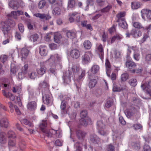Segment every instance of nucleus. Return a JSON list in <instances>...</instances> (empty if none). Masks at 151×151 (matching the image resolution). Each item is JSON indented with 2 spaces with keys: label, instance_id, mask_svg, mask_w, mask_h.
<instances>
[{
  "label": "nucleus",
  "instance_id": "nucleus-41",
  "mask_svg": "<svg viewBox=\"0 0 151 151\" xmlns=\"http://www.w3.org/2000/svg\"><path fill=\"white\" fill-rule=\"evenodd\" d=\"M53 14L55 15H58L61 14L60 9L58 7L55 8L52 11Z\"/></svg>",
  "mask_w": 151,
  "mask_h": 151
},
{
  "label": "nucleus",
  "instance_id": "nucleus-52",
  "mask_svg": "<svg viewBox=\"0 0 151 151\" xmlns=\"http://www.w3.org/2000/svg\"><path fill=\"white\" fill-rule=\"evenodd\" d=\"M7 59V57L6 55H2L0 57V61L4 63Z\"/></svg>",
  "mask_w": 151,
  "mask_h": 151
},
{
  "label": "nucleus",
  "instance_id": "nucleus-53",
  "mask_svg": "<svg viewBox=\"0 0 151 151\" xmlns=\"http://www.w3.org/2000/svg\"><path fill=\"white\" fill-rule=\"evenodd\" d=\"M112 8V6L111 5H109L103 9L101 10V12H107L109 11Z\"/></svg>",
  "mask_w": 151,
  "mask_h": 151
},
{
  "label": "nucleus",
  "instance_id": "nucleus-54",
  "mask_svg": "<svg viewBox=\"0 0 151 151\" xmlns=\"http://www.w3.org/2000/svg\"><path fill=\"white\" fill-rule=\"evenodd\" d=\"M75 2L74 0H70L68 3V6L69 7L73 8L75 6Z\"/></svg>",
  "mask_w": 151,
  "mask_h": 151
},
{
  "label": "nucleus",
  "instance_id": "nucleus-63",
  "mask_svg": "<svg viewBox=\"0 0 151 151\" xmlns=\"http://www.w3.org/2000/svg\"><path fill=\"white\" fill-rule=\"evenodd\" d=\"M97 126L100 128H103L105 126V124L101 121H99L97 122Z\"/></svg>",
  "mask_w": 151,
  "mask_h": 151
},
{
  "label": "nucleus",
  "instance_id": "nucleus-31",
  "mask_svg": "<svg viewBox=\"0 0 151 151\" xmlns=\"http://www.w3.org/2000/svg\"><path fill=\"white\" fill-rule=\"evenodd\" d=\"M97 49L98 51L100 57L101 59L104 55V52L102 45L100 44L98 46Z\"/></svg>",
  "mask_w": 151,
  "mask_h": 151
},
{
  "label": "nucleus",
  "instance_id": "nucleus-1",
  "mask_svg": "<svg viewBox=\"0 0 151 151\" xmlns=\"http://www.w3.org/2000/svg\"><path fill=\"white\" fill-rule=\"evenodd\" d=\"M47 126L46 120H43L40 123L39 127L45 135L48 137H51L52 134H56V131L53 129L48 130L46 129Z\"/></svg>",
  "mask_w": 151,
  "mask_h": 151
},
{
  "label": "nucleus",
  "instance_id": "nucleus-24",
  "mask_svg": "<svg viewBox=\"0 0 151 151\" xmlns=\"http://www.w3.org/2000/svg\"><path fill=\"white\" fill-rule=\"evenodd\" d=\"M66 107V101L65 100L62 101L61 104L60 108L61 110V113L62 114L66 113L67 111L65 110Z\"/></svg>",
  "mask_w": 151,
  "mask_h": 151
},
{
  "label": "nucleus",
  "instance_id": "nucleus-7",
  "mask_svg": "<svg viewBox=\"0 0 151 151\" xmlns=\"http://www.w3.org/2000/svg\"><path fill=\"white\" fill-rule=\"evenodd\" d=\"M126 67L130 70L131 72L133 73H135V70L134 69L136 66V64L133 61L128 60L126 62Z\"/></svg>",
  "mask_w": 151,
  "mask_h": 151
},
{
  "label": "nucleus",
  "instance_id": "nucleus-27",
  "mask_svg": "<svg viewBox=\"0 0 151 151\" xmlns=\"http://www.w3.org/2000/svg\"><path fill=\"white\" fill-rule=\"evenodd\" d=\"M133 55L134 58L138 61L140 59V53L138 48H135Z\"/></svg>",
  "mask_w": 151,
  "mask_h": 151
},
{
  "label": "nucleus",
  "instance_id": "nucleus-20",
  "mask_svg": "<svg viewBox=\"0 0 151 151\" xmlns=\"http://www.w3.org/2000/svg\"><path fill=\"white\" fill-rule=\"evenodd\" d=\"M131 34L134 37H138L141 35V32L139 30L133 29L131 31Z\"/></svg>",
  "mask_w": 151,
  "mask_h": 151
},
{
  "label": "nucleus",
  "instance_id": "nucleus-10",
  "mask_svg": "<svg viewBox=\"0 0 151 151\" xmlns=\"http://www.w3.org/2000/svg\"><path fill=\"white\" fill-rule=\"evenodd\" d=\"M49 63L50 64V68L48 70V72L49 73L54 74L55 76L56 74L57 70L55 62L53 61L52 63L49 62Z\"/></svg>",
  "mask_w": 151,
  "mask_h": 151
},
{
  "label": "nucleus",
  "instance_id": "nucleus-21",
  "mask_svg": "<svg viewBox=\"0 0 151 151\" xmlns=\"http://www.w3.org/2000/svg\"><path fill=\"white\" fill-rule=\"evenodd\" d=\"M37 106L36 103L35 101H31L27 105L28 109L32 111L35 109Z\"/></svg>",
  "mask_w": 151,
  "mask_h": 151
},
{
  "label": "nucleus",
  "instance_id": "nucleus-3",
  "mask_svg": "<svg viewBox=\"0 0 151 151\" xmlns=\"http://www.w3.org/2000/svg\"><path fill=\"white\" fill-rule=\"evenodd\" d=\"M53 58V56H51L47 60L40 62V68L37 70V72L38 74L42 76L45 73L47 69V65L49 64V62L51 61V59Z\"/></svg>",
  "mask_w": 151,
  "mask_h": 151
},
{
  "label": "nucleus",
  "instance_id": "nucleus-55",
  "mask_svg": "<svg viewBox=\"0 0 151 151\" xmlns=\"http://www.w3.org/2000/svg\"><path fill=\"white\" fill-rule=\"evenodd\" d=\"M113 104L112 100H108L106 102L105 106L106 107L109 108H110Z\"/></svg>",
  "mask_w": 151,
  "mask_h": 151
},
{
  "label": "nucleus",
  "instance_id": "nucleus-22",
  "mask_svg": "<svg viewBox=\"0 0 151 151\" xmlns=\"http://www.w3.org/2000/svg\"><path fill=\"white\" fill-rule=\"evenodd\" d=\"M8 124L9 122L6 118H3L0 120V125L1 127L7 128Z\"/></svg>",
  "mask_w": 151,
  "mask_h": 151
},
{
  "label": "nucleus",
  "instance_id": "nucleus-59",
  "mask_svg": "<svg viewBox=\"0 0 151 151\" xmlns=\"http://www.w3.org/2000/svg\"><path fill=\"white\" fill-rule=\"evenodd\" d=\"M37 74L35 72H32L30 74H29V78L32 79H34L37 77Z\"/></svg>",
  "mask_w": 151,
  "mask_h": 151
},
{
  "label": "nucleus",
  "instance_id": "nucleus-15",
  "mask_svg": "<svg viewBox=\"0 0 151 151\" xmlns=\"http://www.w3.org/2000/svg\"><path fill=\"white\" fill-rule=\"evenodd\" d=\"M89 79L88 87L90 88H93L97 84V81L96 79H92L90 76L89 77Z\"/></svg>",
  "mask_w": 151,
  "mask_h": 151
},
{
  "label": "nucleus",
  "instance_id": "nucleus-17",
  "mask_svg": "<svg viewBox=\"0 0 151 151\" xmlns=\"http://www.w3.org/2000/svg\"><path fill=\"white\" fill-rule=\"evenodd\" d=\"M90 141L94 144H97L99 142V139L95 134H93L90 135Z\"/></svg>",
  "mask_w": 151,
  "mask_h": 151
},
{
  "label": "nucleus",
  "instance_id": "nucleus-58",
  "mask_svg": "<svg viewBox=\"0 0 151 151\" xmlns=\"http://www.w3.org/2000/svg\"><path fill=\"white\" fill-rule=\"evenodd\" d=\"M45 4V2L44 1H40L38 4V7L40 9L43 8Z\"/></svg>",
  "mask_w": 151,
  "mask_h": 151
},
{
  "label": "nucleus",
  "instance_id": "nucleus-13",
  "mask_svg": "<svg viewBox=\"0 0 151 151\" xmlns=\"http://www.w3.org/2000/svg\"><path fill=\"white\" fill-rule=\"evenodd\" d=\"M34 15L37 17H39L41 19L46 20H48L51 17L49 15L45 14L37 13L34 14Z\"/></svg>",
  "mask_w": 151,
  "mask_h": 151
},
{
  "label": "nucleus",
  "instance_id": "nucleus-34",
  "mask_svg": "<svg viewBox=\"0 0 151 151\" xmlns=\"http://www.w3.org/2000/svg\"><path fill=\"white\" fill-rule=\"evenodd\" d=\"M125 14L124 13H120L116 15V17L118 19L116 21L117 22L122 21V20L124 19V17Z\"/></svg>",
  "mask_w": 151,
  "mask_h": 151
},
{
  "label": "nucleus",
  "instance_id": "nucleus-5",
  "mask_svg": "<svg viewBox=\"0 0 151 151\" xmlns=\"http://www.w3.org/2000/svg\"><path fill=\"white\" fill-rule=\"evenodd\" d=\"M141 87L143 91L150 96H151V81L142 84Z\"/></svg>",
  "mask_w": 151,
  "mask_h": 151
},
{
  "label": "nucleus",
  "instance_id": "nucleus-62",
  "mask_svg": "<svg viewBox=\"0 0 151 151\" xmlns=\"http://www.w3.org/2000/svg\"><path fill=\"white\" fill-rule=\"evenodd\" d=\"M107 150V151H114V147L112 144H109L108 145Z\"/></svg>",
  "mask_w": 151,
  "mask_h": 151
},
{
  "label": "nucleus",
  "instance_id": "nucleus-50",
  "mask_svg": "<svg viewBox=\"0 0 151 151\" xmlns=\"http://www.w3.org/2000/svg\"><path fill=\"white\" fill-rule=\"evenodd\" d=\"M16 145L15 141L14 140L9 139L8 142V145L9 147H13Z\"/></svg>",
  "mask_w": 151,
  "mask_h": 151
},
{
  "label": "nucleus",
  "instance_id": "nucleus-36",
  "mask_svg": "<svg viewBox=\"0 0 151 151\" xmlns=\"http://www.w3.org/2000/svg\"><path fill=\"white\" fill-rule=\"evenodd\" d=\"M83 46L85 49H89L91 47V44L89 41L88 40H86L83 43Z\"/></svg>",
  "mask_w": 151,
  "mask_h": 151
},
{
  "label": "nucleus",
  "instance_id": "nucleus-47",
  "mask_svg": "<svg viewBox=\"0 0 151 151\" xmlns=\"http://www.w3.org/2000/svg\"><path fill=\"white\" fill-rule=\"evenodd\" d=\"M7 136L8 138H14L16 137L15 133L12 131H9L8 132Z\"/></svg>",
  "mask_w": 151,
  "mask_h": 151
},
{
  "label": "nucleus",
  "instance_id": "nucleus-46",
  "mask_svg": "<svg viewBox=\"0 0 151 151\" xmlns=\"http://www.w3.org/2000/svg\"><path fill=\"white\" fill-rule=\"evenodd\" d=\"M71 69L73 73H77L79 70V67L76 65H73Z\"/></svg>",
  "mask_w": 151,
  "mask_h": 151
},
{
  "label": "nucleus",
  "instance_id": "nucleus-26",
  "mask_svg": "<svg viewBox=\"0 0 151 151\" xmlns=\"http://www.w3.org/2000/svg\"><path fill=\"white\" fill-rule=\"evenodd\" d=\"M45 101L44 102V103L45 104H48L52 103V99L50 94H45Z\"/></svg>",
  "mask_w": 151,
  "mask_h": 151
},
{
  "label": "nucleus",
  "instance_id": "nucleus-57",
  "mask_svg": "<svg viewBox=\"0 0 151 151\" xmlns=\"http://www.w3.org/2000/svg\"><path fill=\"white\" fill-rule=\"evenodd\" d=\"M25 145V143L24 141L21 140L19 141V146L20 149L21 150H22L24 148Z\"/></svg>",
  "mask_w": 151,
  "mask_h": 151
},
{
  "label": "nucleus",
  "instance_id": "nucleus-16",
  "mask_svg": "<svg viewBox=\"0 0 151 151\" xmlns=\"http://www.w3.org/2000/svg\"><path fill=\"white\" fill-rule=\"evenodd\" d=\"M105 66L106 67V73L107 75L109 77L110 76V75L111 72V65L108 59H106L105 62Z\"/></svg>",
  "mask_w": 151,
  "mask_h": 151
},
{
  "label": "nucleus",
  "instance_id": "nucleus-28",
  "mask_svg": "<svg viewBox=\"0 0 151 151\" xmlns=\"http://www.w3.org/2000/svg\"><path fill=\"white\" fill-rule=\"evenodd\" d=\"M40 87L42 89V92H43L44 90H48V84L45 81H44L40 84Z\"/></svg>",
  "mask_w": 151,
  "mask_h": 151
},
{
  "label": "nucleus",
  "instance_id": "nucleus-38",
  "mask_svg": "<svg viewBox=\"0 0 151 151\" xmlns=\"http://www.w3.org/2000/svg\"><path fill=\"white\" fill-rule=\"evenodd\" d=\"M132 8L133 9H137L140 7V4L138 2L134 1L132 2Z\"/></svg>",
  "mask_w": 151,
  "mask_h": 151
},
{
  "label": "nucleus",
  "instance_id": "nucleus-14",
  "mask_svg": "<svg viewBox=\"0 0 151 151\" xmlns=\"http://www.w3.org/2000/svg\"><path fill=\"white\" fill-rule=\"evenodd\" d=\"M90 52H88L86 54L82 56V63L84 64H86L89 62L90 61V58L88 54H90Z\"/></svg>",
  "mask_w": 151,
  "mask_h": 151
},
{
  "label": "nucleus",
  "instance_id": "nucleus-51",
  "mask_svg": "<svg viewBox=\"0 0 151 151\" xmlns=\"http://www.w3.org/2000/svg\"><path fill=\"white\" fill-rule=\"evenodd\" d=\"M51 56H53V58H52L51 59V61L50 62L51 63H53V61H54L55 62V60H54V58H56L57 60L58 61H59L61 60V57H60V56H59L58 55V54H56L55 55H51L50 57Z\"/></svg>",
  "mask_w": 151,
  "mask_h": 151
},
{
  "label": "nucleus",
  "instance_id": "nucleus-60",
  "mask_svg": "<svg viewBox=\"0 0 151 151\" xmlns=\"http://www.w3.org/2000/svg\"><path fill=\"white\" fill-rule=\"evenodd\" d=\"M142 29V30L144 31H147V33H148L149 31L151 29V24H150L145 27H143Z\"/></svg>",
  "mask_w": 151,
  "mask_h": 151
},
{
  "label": "nucleus",
  "instance_id": "nucleus-11",
  "mask_svg": "<svg viewBox=\"0 0 151 151\" xmlns=\"http://www.w3.org/2000/svg\"><path fill=\"white\" fill-rule=\"evenodd\" d=\"M70 55L71 57L73 58L77 59L80 55L79 51L76 49H72L70 52Z\"/></svg>",
  "mask_w": 151,
  "mask_h": 151
},
{
  "label": "nucleus",
  "instance_id": "nucleus-42",
  "mask_svg": "<svg viewBox=\"0 0 151 151\" xmlns=\"http://www.w3.org/2000/svg\"><path fill=\"white\" fill-rule=\"evenodd\" d=\"M123 90V88L121 87H119L115 84L113 85V91L114 92H120Z\"/></svg>",
  "mask_w": 151,
  "mask_h": 151
},
{
  "label": "nucleus",
  "instance_id": "nucleus-18",
  "mask_svg": "<svg viewBox=\"0 0 151 151\" xmlns=\"http://www.w3.org/2000/svg\"><path fill=\"white\" fill-rule=\"evenodd\" d=\"M47 48L45 46L41 45L39 47V52L42 56H45L47 53Z\"/></svg>",
  "mask_w": 151,
  "mask_h": 151
},
{
  "label": "nucleus",
  "instance_id": "nucleus-61",
  "mask_svg": "<svg viewBox=\"0 0 151 151\" xmlns=\"http://www.w3.org/2000/svg\"><path fill=\"white\" fill-rule=\"evenodd\" d=\"M98 133L101 135L103 136H106L107 134V132L103 129L99 130Z\"/></svg>",
  "mask_w": 151,
  "mask_h": 151
},
{
  "label": "nucleus",
  "instance_id": "nucleus-4",
  "mask_svg": "<svg viewBox=\"0 0 151 151\" xmlns=\"http://www.w3.org/2000/svg\"><path fill=\"white\" fill-rule=\"evenodd\" d=\"M141 17L144 21L151 20V10L149 9H143L141 12Z\"/></svg>",
  "mask_w": 151,
  "mask_h": 151
},
{
  "label": "nucleus",
  "instance_id": "nucleus-2",
  "mask_svg": "<svg viewBox=\"0 0 151 151\" xmlns=\"http://www.w3.org/2000/svg\"><path fill=\"white\" fill-rule=\"evenodd\" d=\"M81 119L80 120V124L81 125L86 127L88 124H91V119L87 116V112L86 110H82L80 113Z\"/></svg>",
  "mask_w": 151,
  "mask_h": 151
},
{
  "label": "nucleus",
  "instance_id": "nucleus-23",
  "mask_svg": "<svg viewBox=\"0 0 151 151\" xmlns=\"http://www.w3.org/2000/svg\"><path fill=\"white\" fill-rule=\"evenodd\" d=\"M21 52L22 55L21 58L22 60L23 58H25L28 56L29 53V51L27 48H24L22 49Z\"/></svg>",
  "mask_w": 151,
  "mask_h": 151
},
{
  "label": "nucleus",
  "instance_id": "nucleus-33",
  "mask_svg": "<svg viewBox=\"0 0 151 151\" xmlns=\"http://www.w3.org/2000/svg\"><path fill=\"white\" fill-rule=\"evenodd\" d=\"M5 133L3 132H0V143L4 144L6 142V139L5 136Z\"/></svg>",
  "mask_w": 151,
  "mask_h": 151
},
{
  "label": "nucleus",
  "instance_id": "nucleus-35",
  "mask_svg": "<svg viewBox=\"0 0 151 151\" xmlns=\"http://www.w3.org/2000/svg\"><path fill=\"white\" fill-rule=\"evenodd\" d=\"M119 25L123 29H126L127 27V24L124 19L122 21L118 22Z\"/></svg>",
  "mask_w": 151,
  "mask_h": 151
},
{
  "label": "nucleus",
  "instance_id": "nucleus-49",
  "mask_svg": "<svg viewBox=\"0 0 151 151\" xmlns=\"http://www.w3.org/2000/svg\"><path fill=\"white\" fill-rule=\"evenodd\" d=\"M28 68V65L27 64H26L22 68L21 72L25 74H26L27 72V70Z\"/></svg>",
  "mask_w": 151,
  "mask_h": 151
},
{
  "label": "nucleus",
  "instance_id": "nucleus-56",
  "mask_svg": "<svg viewBox=\"0 0 151 151\" xmlns=\"http://www.w3.org/2000/svg\"><path fill=\"white\" fill-rule=\"evenodd\" d=\"M38 38V36L37 34H34L30 36V39L31 40L32 39L33 42L36 41Z\"/></svg>",
  "mask_w": 151,
  "mask_h": 151
},
{
  "label": "nucleus",
  "instance_id": "nucleus-37",
  "mask_svg": "<svg viewBox=\"0 0 151 151\" xmlns=\"http://www.w3.org/2000/svg\"><path fill=\"white\" fill-rule=\"evenodd\" d=\"M72 16H73L75 17H76L75 19V21L76 22L78 23H79L80 22L81 19L80 16L78 12H74L72 13Z\"/></svg>",
  "mask_w": 151,
  "mask_h": 151
},
{
  "label": "nucleus",
  "instance_id": "nucleus-32",
  "mask_svg": "<svg viewBox=\"0 0 151 151\" xmlns=\"http://www.w3.org/2000/svg\"><path fill=\"white\" fill-rule=\"evenodd\" d=\"M76 32L73 31H69L67 32L66 35L68 38L73 39L76 37Z\"/></svg>",
  "mask_w": 151,
  "mask_h": 151
},
{
  "label": "nucleus",
  "instance_id": "nucleus-8",
  "mask_svg": "<svg viewBox=\"0 0 151 151\" xmlns=\"http://www.w3.org/2000/svg\"><path fill=\"white\" fill-rule=\"evenodd\" d=\"M72 73L69 70L66 71L63 76L64 83L65 85L69 84L70 82V78L72 76Z\"/></svg>",
  "mask_w": 151,
  "mask_h": 151
},
{
  "label": "nucleus",
  "instance_id": "nucleus-48",
  "mask_svg": "<svg viewBox=\"0 0 151 151\" xmlns=\"http://www.w3.org/2000/svg\"><path fill=\"white\" fill-rule=\"evenodd\" d=\"M133 26L134 27L138 29H142L143 27L141 24L138 22H134L133 23Z\"/></svg>",
  "mask_w": 151,
  "mask_h": 151
},
{
  "label": "nucleus",
  "instance_id": "nucleus-39",
  "mask_svg": "<svg viewBox=\"0 0 151 151\" xmlns=\"http://www.w3.org/2000/svg\"><path fill=\"white\" fill-rule=\"evenodd\" d=\"M129 78V75L127 73H124L122 74L121 76V81L124 82Z\"/></svg>",
  "mask_w": 151,
  "mask_h": 151
},
{
  "label": "nucleus",
  "instance_id": "nucleus-40",
  "mask_svg": "<svg viewBox=\"0 0 151 151\" xmlns=\"http://www.w3.org/2000/svg\"><path fill=\"white\" fill-rule=\"evenodd\" d=\"M10 18L9 17L7 20H6V21H7L8 24L9 25V27H14L15 25V22L14 21Z\"/></svg>",
  "mask_w": 151,
  "mask_h": 151
},
{
  "label": "nucleus",
  "instance_id": "nucleus-9",
  "mask_svg": "<svg viewBox=\"0 0 151 151\" xmlns=\"http://www.w3.org/2000/svg\"><path fill=\"white\" fill-rule=\"evenodd\" d=\"M86 135V132L81 130L78 129L76 131V136L79 140H83Z\"/></svg>",
  "mask_w": 151,
  "mask_h": 151
},
{
  "label": "nucleus",
  "instance_id": "nucleus-45",
  "mask_svg": "<svg viewBox=\"0 0 151 151\" xmlns=\"http://www.w3.org/2000/svg\"><path fill=\"white\" fill-rule=\"evenodd\" d=\"M22 122L24 124L28 125L30 127H32L33 126L32 123L26 119H23L22 120Z\"/></svg>",
  "mask_w": 151,
  "mask_h": 151
},
{
  "label": "nucleus",
  "instance_id": "nucleus-44",
  "mask_svg": "<svg viewBox=\"0 0 151 151\" xmlns=\"http://www.w3.org/2000/svg\"><path fill=\"white\" fill-rule=\"evenodd\" d=\"M129 83L131 86H135L137 85V81L135 79H131L129 81Z\"/></svg>",
  "mask_w": 151,
  "mask_h": 151
},
{
  "label": "nucleus",
  "instance_id": "nucleus-19",
  "mask_svg": "<svg viewBox=\"0 0 151 151\" xmlns=\"http://www.w3.org/2000/svg\"><path fill=\"white\" fill-rule=\"evenodd\" d=\"M123 37L122 35L119 34H116L112 37L111 43L112 44L116 40H120Z\"/></svg>",
  "mask_w": 151,
  "mask_h": 151
},
{
  "label": "nucleus",
  "instance_id": "nucleus-64",
  "mask_svg": "<svg viewBox=\"0 0 151 151\" xmlns=\"http://www.w3.org/2000/svg\"><path fill=\"white\" fill-rule=\"evenodd\" d=\"M26 74L22 72H21L18 73V78L20 79H23L24 78L25 75Z\"/></svg>",
  "mask_w": 151,
  "mask_h": 151
},
{
  "label": "nucleus",
  "instance_id": "nucleus-6",
  "mask_svg": "<svg viewBox=\"0 0 151 151\" xmlns=\"http://www.w3.org/2000/svg\"><path fill=\"white\" fill-rule=\"evenodd\" d=\"M0 29L4 35L7 34L9 32L10 29L9 25L8 24L7 21H0Z\"/></svg>",
  "mask_w": 151,
  "mask_h": 151
},
{
  "label": "nucleus",
  "instance_id": "nucleus-12",
  "mask_svg": "<svg viewBox=\"0 0 151 151\" xmlns=\"http://www.w3.org/2000/svg\"><path fill=\"white\" fill-rule=\"evenodd\" d=\"M23 12L21 11H14L12 12L11 14L8 15L9 17H13L15 19H17V16L23 14Z\"/></svg>",
  "mask_w": 151,
  "mask_h": 151
},
{
  "label": "nucleus",
  "instance_id": "nucleus-43",
  "mask_svg": "<svg viewBox=\"0 0 151 151\" xmlns=\"http://www.w3.org/2000/svg\"><path fill=\"white\" fill-rule=\"evenodd\" d=\"M145 61L148 63H151V54L146 55L145 57Z\"/></svg>",
  "mask_w": 151,
  "mask_h": 151
},
{
  "label": "nucleus",
  "instance_id": "nucleus-25",
  "mask_svg": "<svg viewBox=\"0 0 151 151\" xmlns=\"http://www.w3.org/2000/svg\"><path fill=\"white\" fill-rule=\"evenodd\" d=\"M9 6L12 8L16 9L19 7V4L17 1L12 0L9 3Z\"/></svg>",
  "mask_w": 151,
  "mask_h": 151
},
{
  "label": "nucleus",
  "instance_id": "nucleus-29",
  "mask_svg": "<svg viewBox=\"0 0 151 151\" xmlns=\"http://www.w3.org/2000/svg\"><path fill=\"white\" fill-rule=\"evenodd\" d=\"M61 35L59 33H55L54 36V40L55 42L59 43L60 42V39L61 38Z\"/></svg>",
  "mask_w": 151,
  "mask_h": 151
},
{
  "label": "nucleus",
  "instance_id": "nucleus-30",
  "mask_svg": "<svg viewBox=\"0 0 151 151\" xmlns=\"http://www.w3.org/2000/svg\"><path fill=\"white\" fill-rule=\"evenodd\" d=\"M99 66L97 65H94L92 66L91 69V71L93 74L97 73L99 71Z\"/></svg>",
  "mask_w": 151,
  "mask_h": 151
}]
</instances>
